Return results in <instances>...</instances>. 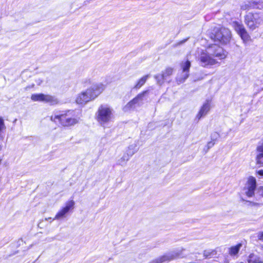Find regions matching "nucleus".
I'll return each mask as SVG.
<instances>
[{
  "mask_svg": "<svg viewBox=\"0 0 263 263\" xmlns=\"http://www.w3.org/2000/svg\"><path fill=\"white\" fill-rule=\"evenodd\" d=\"M216 255V252L214 250H206L204 251L203 256L205 258H211L214 257Z\"/></svg>",
  "mask_w": 263,
  "mask_h": 263,
  "instance_id": "nucleus-20",
  "label": "nucleus"
},
{
  "mask_svg": "<svg viewBox=\"0 0 263 263\" xmlns=\"http://www.w3.org/2000/svg\"><path fill=\"white\" fill-rule=\"evenodd\" d=\"M210 109V104L209 101H206L201 107L196 118L200 120L202 117L205 116Z\"/></svg>",
  "mask_w": 263,
  "mask_h": 263,
  "instance_id": "nucleus-14",
  "label": "nucleus"
},
{
  "mask_svg": "<svg viewBox=\"0 0 263 263\" xmlns=\"http://www.w3.org/2000/svg\"><path fill=\"white\" fill-rule=\"evenodd\" d=\"M73 110H68L59 115L51 116L50 119L55 123L59 122L63 126H73L79 122V118L74 114Z\"/></svg>",
  "mask_w": 263,
  "mask_h": 263,
  "instance_id": "nucleus-2",
  "label": "nucleus"
},
{
  "mask_svg": "<svg viewBox=\"0 0 263 263\" xmlns=\"http://www.w3.org/2000/svg\"><path fill=\"white\" fill-rule=\"evenodd\" d=\"M113 115V109L107 104L101 105L96 114L97 121L102 126L109 122Z\"/></svg>",
  "mask_w": 263,
  "mask_h": 263,
  "instance_id": "nucleus-3",
  "label": "nucleus"
},
{
  "mask_svg": "<svg viewBox=\"0 0 263 263\" xmlns=\"http://www.w3.org/2000/svg\"><path fill=\"white\" fill-rule=\"evenodd\" d=\"M136 153V149H133L132 152H128L123 154L122 157L119 159L117 161V164L121 166H124L127 162L129 159L130 157H132Z\"/></svg>",
  "mask_w": 263,
  "mask_h": 263,
  "instance_id": "nucleus-15",
  "label": "nucleus"
},
{
  "mask_svg": "<svg viewBox=\"0 0 263 263\" xmlns=\"http://www.w3.org/2000/svg\"><path fill=\"white\" fill-rule=\"evenodd\" d=\"M188 38L187 39H186L185 40H182L180 42V44H183L184 43V42H185L187 40Z\"/></svg>",
  "mask_w": 263,
  "mask_h": 263,
  "instance_id": "nucleus-31",
  "label": "nucleus"
},
{
  "mask_svg": "<svg viewBox=\"0 0 263 263\" xmlns=\"http://www.w3.org/2000/svg\"><path fill=\"white\" fill-rule=\"evenodd\" d=\"M181 67L182 69V73L181 76H178L177 78V80L179 83L183 82L189 77L191 62L188 60L182 62Z\"/></svg>",
  "mask_w": 263,
  "mask_h": 263,
  "instance_id": "nucleus-10",
  "label": "nucleus"
},
{
  "mask_svg": "<svg viewBox=\"0 0 263 263\" xmlns=\"http://www.w3.org/2000/svg\"><path fill=\"white\" fill-rule=\"evenodd\" d=\"M136 149V152H137L138 151V149L137 148V146L136 145H134V144H132V145H130L129 146V147H128V149L127 150L126 152V153H128V152L130 151V152H132L133 151V149Z\"/></svg>",
  "mask_w": 263,
  "mask_h": 263,
  "instance_id": "nucleus-26",
  "label": "nucleus"
},
{
  "mask_svg": "<svg viewBox=\"0 0 263 263\" xmlns=\"http://www.w3.org/2000/svg\"><path fill=\"white\" fill-rule=\"evenodd\" d=\"M256 161L258 164L263 165V153H259L256 157Z\"/></svg>",
  "mask_w": 263,
  "mask_h": 263,
  "instance_id": "nucleus-23",
  "label": "nucleus"
},
{
  "mask_svg": "<svg viewBox=\"0 0 263 263\" xmlns=\"http://www.w3.org/2000/svg\"><path fill=\"white\" fill-rule=\"evenodd\" d=\"M233 27L243 43H246L251 40V36L242 24L234 22Z\"/></svg>",
  "mask_w": 263,
  "mask_h": 263,
  "instance_id": "nucleus-8",
  "label": "nucleus"
},
{
  "mask_svg": "<svg viewBox=\"0 0 263 263\" xmlns=\"http://www.w3.org/2000/svg\"><path fill=\"white\" fill-rule=\"evenodd\" d=\"M50 219H51V217H49L48 218H45V220H50Z\"/></svg>",
  "mask_w": 263,
  "mask_h": 263,
  "instance_id": "nucleus-32",
  "label": "nucleus"
},
{
  "mask_svg": "<svg viewBox=\"0 0 263 263\" xmlns=\"http://www.w3.org/2000/svg\"><path fill=\"white\" fill-rule=\"evenodd\" d=\"M256 179L253 177L248 178L246 187L243 189L245 194L248 197H251L254 195V191L256 189Z\"/></svg>",
  "mask_w": 263,
  "mask_h": 263,
  "instance_id": "nucleus-9",
  "label": "nucleus"
},
{
  "mask_svg": "<svg viewBox=\"0 0 263 263\" xmlns=\"http://www.w3.org/2000/svg\"><path fill=\"white\" fill-rule=\"evenodd\" d=\"M211 38L215 42H218L221 44H227L230 41V34L228 29L225 28H216L213 30L211 35Z\"/></svg>",
  "mask_w": 263,
  "mask_h": 263,
  "instance_id": "nucleus-4",
  "label": "nucleus"
},
{
  "mask_svg": "<svg viewBox=\"0 0 263 263\" xmlns=\"http://www.w3.org/2000/svg\"><path fill=\"white\" fill-rule=\"evenodd\" d=\"M105 86L102 83H93L85 91L78 95L76 102L80 105H85L87 103L95 100L104 90Z\"/></svg>",
  "mask_w": 263,
  "mask_h": 263,
  "instance_id": "nucleus-1",
  "label": "nucleus"
},
{
  "mask_svg": "<svg viewBox=\"0 0 263 263\" xmlns=\"http://www.w3.org/2000/svg\"><path fill=\"white\" fill-rule=\"evenodd\" d=\"M214 144H215V142H214L212 140L211 141L209 142L206 145L207 149L208 150L209 149H210V148L213 147Z\"/></svg>",
  "mask_w": 263,
  "mask_h": 263,
  "instance_id": "nucleus-27",
  "label": "nucleus"
},
{
  "mask_svg": "<svg viewBox=\"0 0 263 263\" xmlns=\"http://www.w3.org/2000/svg\"><path fill=\"white\" fill-rule=\"evenodd\" d=\"M198 60L200 64L203 67L208 65H213L215 63V61L213 57L208 52V48L206 50H201L199 54Z\"/></svg>",
  "mask_w": 263,
  "mask_h": 263,
  "instance_id": "nucleus-6",
  "label": "nucleus"
},
{
  "mask_svg": "<svg viewBox=\"0 0 263 263\" xmlns=\"http://www.w3.org/2000/svg\"><path fill=\"white\" fill-rule=\"evenodd\" d=\"M31 100L33 101H41L49 103L51 105L57 104L58 101L56 98L50 95L43 93L33 94L31 96Z\"/></svg>",
  "mask_w": 263,
  "mask_h": 263,
  "instance_id": "nucleus-7",
  "label": "nucleus"
},
{
  "mask_svg": "<svg viewBox=\"0 0 263 263\" xmlns=\"http://www.w3.org/2000/svg\"><path fill=\"white\" fill-rule=\"evenodd\" d=\"M248 263H262L260 258L254 254H251L248 259Z\"/></svg>",
  "mask_w": 263,
  "mask_h": 263,
  "instance_id": "nucleus-16",
  "label": "nucleus"
},
{
  "mask_svg": "<svg viewBox=\"0 0 263 263\" xmlns=\"http://www.w3.org/2000/svg\"><path fill=\"white\" fill-rule=\"evenodd\" d=\"M257 152L258 153H263V143L257 147Z\"/></svg>",
  "mask_w": 263,
  "mask_h": 263,
  "instance_id": "nucleus-28",
  "label": "nucleus"
},
{
  "mask_svg": "<svg viewBox=\"0 0 263 263\" xmlns=\"http://www.w3.org/2000/svg\"><path fill=\"white\" fill-rule=\"evenodd\" d=\"M258 174L263 176V170H259L258 172Z\"/></svg>",
  "mask_w": 263,
  "mask_h": 263,
  "instance_id": "nucleus-30",
  "label": "nucleus"
},
{
  "mask_svg": "<svg viewBox=\"0 0 263 263\" xmlns=\"http://www.w3.org/2000/svg\"><path fill=\"white\" fill-rule=\"evenodd\" d=\"M208 48L209 53L213 57H218L220 59H223L224 57L222 48L216 44L209 46Z\"/></svg>",
  "mask_w": 263,
  "mask_h": 263,
  "instance_id": "nucleus-12",
  "label": "nucleus"
},
{
  "mask_svg": "<svg viewBox=\"0 0 263 263\" xmlns=\"http://www.w3.org/2000/svg\"><path fill=\"white\" fill-rule=\"evenodd\" d=\"M148 90H145L139 93L135 98L129 102L123 108L124 111H128L134 109L136 106H141L146 99Z\"/></svg>",
  "mask_w": 263,
  "mask_h": 263,
  "instance_id": "nucleus-5",
  "label": "nucleus"
},
{
  "mask_svg": "<svg viewBox=\"0 0 263 263\" xmlns=\"http://www.w3.org/2000/svg\"><path fill=\"white\" fill-rule=\"evenodd\" d=\"M262 21L260 17H246L245 23L249 28L252 30H254L262 23Z\"/></svg>",
  "mask_w": 263,
  "mask_h": 263,
  "instance_id": "nucleus-13",
  "label": "nucleus"
},
{
  "mask_svg": "<svg viewBox=\"0 0 263 263\" xmlns=\"http://www.w3.org/2000/svg\"><path fill=\"white\" fill-rule=\"evenodd\" d=\"M6 129V126L4 123V119L2 117H0V134L1 132Z\"/></svg>",
  "mask_w": 263,
  "mask_h": 263,
  "instance_id": "nucleus-24",
  "label": "nucleus"
},
{
  "mask_svg": "<svg viewBox=\"0 0 263 263\" xmlns=\"http://www.w3.org/2000/svg\"><path fill=\"white\" fill-rule=\"evenodd\" d=\"M74 202L71 200L68 201L66 203L65 206L63 207L60 211L56 214L55 217L52 219V220L55 219H60L65 217L66 215L69 212V211L74 208Z\"/></svg>",
  "mask_w": 263,
  "mask_h": 263,
  "instance_id": "nucleus-11",
  "label": "nucleus"
},
{
  "mask_svg": "<svg viewBox=\"0 0 263 263\" xmlns=\"http://www.w3.org/2000/svg\"><path fill=\"white\" fill-rule=\"evenodd\" d=\"M219 135L217 133L215 132L212 134L211 135V140L215 142V141L218 138Z\"/></svg>",
  "mask_w": 263,
  "mask_h": 263,
  "instance_id": "nucleus-25",
  "label": "nucleus"
},
{
  "mask_svg": "<svg viewBox=\"0 0 263 263\" xmlns=\"http://www.w3.org/2000/svg\"><path fill=\"white\" fill-rule=\"evenodd\" d=\"M172 257L167 255H164L162 256H160L159 257H158L157 258L154 259L152 261H151L149 263H162L163 262L166 261H170L172 259Z\"/></svg>",
  "mask_w": 263,
  "mask_h": 263,
  "instance_id": "nucleus-17",
  "label": "nucleus"
},
{
  "mask_svg": "<svg viewBox=\"0 0 263 263\" xmlns=\"http://www.w3.org/2000/svg\"><path fill=\"white\" fill-rule=\"evenodd\" d=\"M257 237L260 240L263 241V232H259L257 234Z\"/></svg>",
  "mask_w": 263,
  "mask_h": 263,
  "instance_id": "nucleus-29",
  "label": "nucleus"
},
{
  "mask_svg": "<svg viewBox=\"0 0 263 263\" xmlns=\"http://www.w3.org/2000/svg\"><path fill=\"white\" fill-rule=\"evenodd\" d=\"M161 76H162V74H158L156 76H155V78L157 81V84L161 85L164 81H166L165 80H164V78H162Z\"/></svg>",
  "mask_w": 263,
  "mask_h": 263,
  "instance_id": "nucleus-22",
  "label": "nucleus"
},
{
  "mask_svg": "<svg viewBox=\"0 0 263 263\" xmlns=\"http://www.w3.org/2000/svg\"><path fill=\"white\" fill-rule=\"evenodd\" d=\"M173 69L171 68H167L164 71L162 72V78H164V80L166 81L170 82V77L172 74Z\"/></svg>",
  "mask_w": 263,
  "mask_h": 263,
  "instance_id": "nucleus-18",
  "label": "nucleus"
},
{
  "mask_svg": "<svg viewBox=\"0 0 263 263\" xmlns=\"http://www.w3.org/2000/svg\"><path fill=\"white\" fill-rule=\"evenodd\" d=\"M149 77V75L148 74L143 76L138 81L137 83L135 86V88L136 89L140 88L145 84V83L146 82V81H147Z\"/></svg>",
  "mask_w": 263,
  "mask_h": 263,
  "instance_id": "nucleus-19",
  "label": "nucleus"
},
{
  "mask_svg": "<svg viewBox=\"0 0 263 263\" xmlns=\"http://www.w3.org/2000/svg\"><path fill=\"white\" fill-rule=\"evenodd\" d=\"M241 247H242V243H239L235 246L231 247V256L236 255L238 254V253L240 249L241 248Z\"/></svg>",
  "mask_w": 263,
  "mask_h": 263,
  "instance_id": "nucleus-21",
  "label": "nucleus"
}]
</instances>
